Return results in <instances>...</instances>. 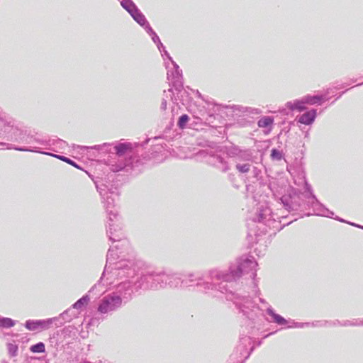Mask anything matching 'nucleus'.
<instances>
[{"instance_id": "1", "label": "nucleus", "mask_w": 363, "mask_h": 363, "mask_svg": "<svg viewBox=\"0 0 363 363\" xmlns=\"http://www.w3.org/2000/svg\"><path fill=\"white\" fill-rule=\"evenodd\" d=\"M257 265L254 257L249 255L240 257L236 263L231 264L228 269L208 270L210 280L215 286V294H217V297L225 295L226 299L233 301L239 312L247 319L250 326L251 331L246 328L247 331L245 332L242 329L239 342L230 356L229 363H244L255 347L254 337L252 335H254L255 320L258 318L255 309L259 310V307L250 296L234 292L231 288L233 282L244 274H249L253 280L255 287L257 288V283L255 281Z\"/></svg>"}, {"instance_id": "2", "label": "nucleus", "mask_w": 363, "mask_h": 363, "mask_svg": "<svg viewBox=\"0 0 363 363\" xmlns=\"http://www.w3.org/2000/svg\"><path fill=\"white\" fill-rule=\"evenodd\" d=\"M304 192H301L297 189H291L288 194L283 195L280 198L283 207L287 211H305L313 209V214L332 218L334 213L327 208L322 204L313 194L311 186L308 183L306 178H303ZM309 216L312 213H306Z\"/></svg>"}, {"instance_id": "3", "label": "nucleus", "mask_w": 363, "mask_h": 363, "mask_svg": "<svg viewBox=\"0 0 363 363\" xmlns=\"http://www.w3.org/2000/svg\"><path fill=\"white\" fill-rule=\"evenodd\" d=\"M0 138L13 143L0 142V145L6 149H13L21 152L41 153L38 145H48L46 140L40 138L37 135H31L16 125L13 121L4 122L0 130Z\"/></svg>"}, {"instance_id": "4", "label": "nucleus", "mask_w": 363, "mask_h": 363, "mask_svg": "<svg viewBox=\"0 0 363 363\" xmlns=\"http://www.w3.org/2000/svg\"><path fill=\"white\" fill-rule=\"evenodd\" d=\"M164 280H166V287H196L199 291L204 294L217 297V294H215V286L210 280L208 271L188 272L184 275V278L177 272H165Z\"/></svg>"}, {"instance_id": "5", "label": "nucleus", "mask_w": 363, "mask_h": 363, "mask_svg": "<svg viewBox=\"0 0 363 363\" xmlns=\"http://www.w3.org/2000/svg\"><path fill=\"white\" fill-rule=\"evenodd\" d=\"M114 264L113 275L121 279L133 278L136 281V289L140 290L154 289V281L150 277L152 272H143L141 263L135 259H122Z\"/></svg>"}, {"instance_id": "6", "label": "nucleus", "mask_w": 363, "mask_h": 363, "mask_svg": "<svg viewBox=\"0 0 363 363\" xmlns=\"http://www.w3.org/2000/svg\"><path fill=\"white\" fill-rule=\"evenodd\" d=\"M293 219L286 223L281 224V221L277 220L273 218L272 211L267 203L260 204L257 208L255 217L252 218L253 223H257L261 233H266L268 229L280 231L285 225H289L293 221L296 220L298 217L292 214Z\"/></svg>"}, {"instance_id": "7", "label": "nucleus", "mask_w": 363, "mask_h": 363, "mask_svg": "<svg viewBox=\"0 0 363 363\" xmlns=\"http://www.w3.org/2000/svg\"><path fill=\"white\" fill-rule=\"evenodd\" d=\"M104 206L108 214V226L106 229V234L113 241H122L127 244V241L123 240V233L121 228L117 224L118 213L113 209L115 199L113 194H108L105 196V199H103Z\"/></svg>"}, {"instance_id": "8", "label": "nucleus", "mask_w": 363, "mask_h": 363, "mask_svg": "<svg viewBox=\"0 0 363 363\" xmlns=\"http://www.w3.org/2000/svg\"><path fill=\"white\" fill-rule=\"evenodd\" d=\"M114 270V267L112 269L111 273L113 276V272ZM116 277L118 280H121V282H119L116 286L114 291L112 293L115 296H118L119 298H121V300L124 303H126L128 301H129L132 297L134 293L139 291L138 289H136V281L135 279L133 278H123L121 279L118 276Z\"/></svg>"}, {"instance_id": "9", "label": "nucleus", "mask_w": 363, "mask_h": 363, "mask_svg": "<svg viewBox=\"0 0 363 363\" xmlns=\"http://www.w3.org/2000/svg\"><path fill=\"white\" fill-rule=\"evenodd\" d=\"M123 239L125 240L124 237L123 238ZM109 240L113 243V242H118V244H117V245H116L114 246H111L110 248L108 249V253H107V258H106V264L105 266L104 272H103V274H102V275H101V277L100 278V280H99L98 283L95 284L91 287V289L89 291V293H92L94 291L98 290V294L97 295H99V294H101V293L104 292V289L102 288V286L101 285V280L103 279V277H104L106 272H107L108 264L111 265L112 263L117 258L120 257V255H118V253H115L114 252V249L116 251H119L120 254H123L124 252V251H123L121 248L122 247H128L129 246L128 241L126 239H125V240L127 241V244H125L122 241H113L110 238H109Z\"/></svg>"}, {"instance_id": "10", "label": "nucleus", "mask_w": 363, "mask_h": 363, "mask_svg": "<svg viewBox=\"0 0 363 363\" xmlns=\"http://www.w3.org/2000/svg\"><path fill=\"white\" fill-rule=\"evenodd\" d=\"M266 313L271 317V319H267V320L269 323H274L280 326H284V328H302L304 327L313 326V327H322L323 324L320 321H315L313 323H298L292 320L291 325H288L289 323V320L285 319L281 315L275 313L274 309L269 306L267 308Z\"/></svg>"}, {"instance_id": "11", "label": "nucleus", "mask_w": 363, "mask_h": 363, "mask_svg": "<svg viewBox=\"0 0 363 363\" xmlns=\"http://www.w3.org/2000/svg\"><path fill=\"white\" fill-rule=\"evenodd\" d=\"M199 155L206 163L214 167L222 172H227L230 169L226 158L220 153L208 150H202L199 151Z\"/></svg>"}, {"instance_id": "12", "label": "nucleus", "mask_w": 363, "mask_h": 363, "mask_svg": "<svg viewBox=\"0 0 363 363\" xmlns=\"http://www.w3.org/2000/svg\"><path fill=\"white\" fill-rule=\"evenodd\" d=\"M124 303L118 296L112 292L104 296L98 306V311L101 314L113 313L121 308Z\"/></svg>"}, {"instance_id": "13", "label": "nucleus", "mask_w": 363, "mask_h": 363, "mask_svg": "<svg viewBox=\"0 0 363 363\" xmlns=\"http://www.w3.org/2000/svg\"><path fill=\"white\" fill-rule=\"evenodd\" d=\"M227 154L235 158L236 162H252L254 160L252 150L250 149L242 150L238 146H232L228 149Z\"/></svg>"}, {"instance_id": "14", "label": "nucleus", "mask_w": 363, "mask_h": 363, "mask_svg": "<svg viewBox=\"0 0 363 363\" xmlns=\"http://www.w3.org/2000/svg\"><path fill=\"white\" fill-rule=\"evenodd\" d=\"M172 65L173 69L167 71V79L176 91H181L183 89L182 71L174 60H172Z\"/></svg>"}, {"instance_id": "15", "label": "nucleus", "mask_w": 363, "mask_h": 363, "mask_svg": "<svg viewBox=\"0 0 363 363\" xmlns=\"http://www.w3.org/2000/svg\"><path fill=\"white\" fill-rule=\"evenodd\" d=\"M54 319L45 320H28L26 321L25 328L30 331L45 330L49 329Z\"/></svg>"}, {"instance_id": "16", "label": "nucleus", "mask_w": 363, "mask_h": 363, "mask_svg": "<svg viewBox=\"0 0 363 363\" xmlns=\"http://www.w3.org/2000/svg\"><path fill=\"white\" fill-rule=\"evenodd\" d=\"M94 182L95 184L96 188L97 191L99 193V194L101 196L102 199H105V196L108 194H114L115 190H116V188H113V185L108 183H101L99 184L98 181L94 180Z\"/></svg>"}, {"instance_id": "17", "label": "nucleus", "mask_w": 363, "mask_h": 363, "mask_svg": "<svg viewBox=\"0 0 363 363\" xmlns=\"http://www.w3.org/2000/svg\"><path fill=\"white\" fill-rule=\"evenodd\" d=\"M317 116V111L312 108L306 111L297 119V122L306 125H310L313 123Z\"/></svg>"}, {"instance_id": "18", "label": "nucleus", "mask_w": 363, "mask_h": 363, "mask_svg": "<svg viewBox=\"0 0 363 363\" xmlns=\"http://www.w3.org/2000/svg\"><path fill=\"white\" fill-rule=\"evenodd\" d=\"M152 277H150V279L154 281V285H152V286H155V290L166 287L165 272L152 271Z\"/></svg>"}, {"instance_id": "19", "label": "nucleus", "mask_w": 363, "mask_h": 363, "mask_svg": "<svg viewBox=\"0 0 363 363\" xmlns=\"http://www.w3.org/2000/svg\"><path fill=\"white\" fill-rule=\"evenodd\" d=\"M286 107L291 111L297 110L299 112L303 111L306 109L303 97L301 99H296L294 101H288L286 104Z\"/></svg>"}, {"instance_id": "20", "label": "nucleus", "mask_w": 363, "mask_h": 363, "mask_svg": "<svg viewBox=\"0 0 363 363\" xmlns=\"http://www.w3.org/2000/svg\"><path fill=\"white\" fill-rule=\"evenodd\" d=\"M305 104L309 105H321L323 102L328 99H325L320 95H306L303 96Z\"/></svg>"}, {"instance_id": "21", "label": "nucleus", "mask_w": 363, "mask_h": 363, "mask_svg": "<svg viewBox=\"0 0 363 363\" xmlns=\"http://www.w3.org/2000/svg\"><path fill=\"white\" fill-rule=\"evenodd\" d=\"M41 154L55 157L57 159H59L61 161H63V162L72 165V167H74L77 169H82V168L76 162H74V160H72L70 158L67 157L64 155H57L55 153L45 152V151L41 152Z\"/></svg>"}, {"instance_id": "22", "label": "nucleus", "mask_w": 363, "mask_h": 363, "mask_svg": "<svg viewBox=\"0 0 363 363\" xmlns=\"http://www.w3.org/2000/svg\"><path fill=\"white\" fill-rule=\"evenodd\" d=\"M116 154L118 156H123L125 153L132 151V144L130 143H121L114 146Z\"/></svg>"}, {"instance_id": "23", "label": "nucleus", "mask_w": 363, "mask_h": 363, "mask_svg": "<svg viewBox=\"0 0 363 363\" xmlns=\"http://www.w3.org/2000/svg\"><path fill=\"white\" fill-rule=\"evenodd\" d=\"M131 17L137 23H138L145 30L147 28L148 26H150L148 21H147L145 15L140 11V9L137 11L136 13L131 15Z\"/></svg>"}, {"instance_id": "24", "label": "nucleus", "mask_w": 363, "mask_h": 363, "mask_svg": "<svg viewBox=\"0 0 363 363\" xmlns=\"http://www.w3.org/2000/svg\"><path fill=\"white\" fill-rule=\"evenodd\" d=\"M121 5L130 16L139 10L132 0H121Z\"/></svg>"}, {"instance_id": "25", "label": "nucleus", "mask_w": 363, "mask_h": 363, "mask_svg": "<svg viewBox=\"0 0 363 363\" xmlns=\"http://www.w3.org/2000/svg\"><path fill=\"white\" fill-rule=\"evenodd\" d=\"M252 162H236L235 169L240 174H246L251 171Z\"/></svg>"}, {"instance_id": "26", "label": "nucleus", "mask_w": 363, "mask_h": 363, "mask_svg": "<svg viewBox=\"0 0 363 363\" xmlns=\"http://www.w3.org/2000/svg\"><path fill=\"white\" fill-rule=\"evenodd\" d=\"M90 301V297L88 294L84 295L82 298L78 299L74 304H72V308L81 309L86 306Z\"/></svg>"}, {"instance_id": "27", "label": "nucleus", "mask_w": 363, "mask_h": 363, "mask_svg": "<svg viewBox=\"0 0 363 363\" xmlns=\"http://www.w3.org/2000/svg\"><path fill=\"white\" fill-rule=\"evenodd\" d=\"M250 172L252 174V177L255 179L256 181L258 182L260 185L265 184L261 169H258L255 166H252L251 168V171Z\"/></svg>"}, {"instance_id": "28", "label": "nucleus", "mask_w": 363, "mask_h": 363, "mask_svg": "<svg viewBox=\"0 0 363 363\" xmlns=\"http://www.w3.org/2000/svg\"><path fill=\"white\" fill-rule=\"evenodd\" d=\"M78 313L74 311V308H71L65 310L61 313V316L67 322H70L73 318L77 317Z\"/></svg>"}, {"instance_id": "29", "label": "nucleus", "mask_w": 363, "mask_h": 363, "mask_svg": "<svg viewBox=\"0 0 363 363\" xmlns=\"http://www.w3.org/2000/svg\"><path fill=\"white\" fill-rule=\"evenodd\" d=\"M274 123L272 116H263L257 122V125L260 128H268L272 126Z\"/></svg>"}, {"instance_id": "30", "label": "nucleus", "mask_w": 363, "mask_h": 363, "mask_svg": "<svg viewBox=\"0 0 363 363\" xmlns=\"http://www.w3.org/2000/svg\"><path fill=\"white\" fill-rule=\"evenodd\" d=\"M16 324V321L10 318L0 316V328H11Z\"/></svg>"}, {"instance_id": "31", "label": "nucleus", "mask_w": 363, "mask_h": 363, "mask_svg": "<svg viewBox=\"0 0 363 363\" xmlns=\"http://www.w3.org/2000/svg\"><path fill=\"white\" fill-rule=\"evenodd\" d=\"M145 31L150 35L152 41L156 44V45H159L162 47V43L160 41V39L157 34L154 31L150 26H148L145 29Z\"/></svg>"}, {"instance_id": "32", "label": "nucleus", "mask_w": 363, "mask_h": 363, "mask_svg": "<svg viewBox=\"0 0 363 363\" xmlns=\"http://www.w3.org/2000/svg\"><path fill=\"white\" fill-rule=\"evenodd\" d=\"M30 350L33 353H44L45 352V344L42 342H39L35 345H31Z\"/></svg>"}, {"instance_id": "33", "label": "nucleus", "mask_w": 363, "mask_h": 363, "mask_svg": "<svg viewBox=\"0 0 363 363\" xmlns=\"http://www.w3.org/2000/svg\"><path fill=\"white\" fill-rule=\"evenodd\" d=\"M7 350L9 356L14 357L18 354V346L16 344L9 342L7 344Z\"/></svg>"}, {"instance_id": "34", "label": "nucleus", "mask_w": 363, "mask_h": 363, "mask_svg": "<svg viewBox=\"0 0 363 363\" xmlns=\"http://www.w3.org/2000/svg\"><path fill=\"white\" fill-rule=\"evenodd\" d=\"M189 120V117L187 114H182L179 116L178 121H177V125L179 128L184 129L186 126Z\"/></svg>"}, {"instance_id": "35", "label": "nucleus", "mask_w": 363, "mask_h": 363, "mask_svg": "<svg viewBox=\"0 0 363 363\" xmlns=\"http://www.w3.org/2000/svg\"><path fill=\"white\" fill-rule=\"evenodd\" d=\"M109 146H110V144H108V143H104L103 145H94L93 147L77 145V147L80 148V149H86V150L94 149V150H100V151H103L104 150L106 151L107 149H106V147H108Z\"/></svg>"}, {"instance_id": "36", "label": "nucleus", "mask_w": 363, "mask_h": 363, "mask_svg": "<svg viewBox=\"0 0 363 363\" xmlns=\"http://www.w3.org/2000/svg\"><path fill=\"white\" fill-rule=\"evenodd\" d=\"M270 156L273 160H277V161H280L283 158L282 152L277 148H273L271 150Z\"/></svg>"}, {"instance_id": "37", "label": "nucleus", "mask_w": 363, "mask_h": 363, "mask_svg": "<svg viewBox=\"0 0 363 363\" xmlns=\"http://www.w3.org/2000/svg\"><path fill=\"white\" fill-rule=\"evenodd\" d=\"M50 319H54L52 324L54 323L57 328L62 326L67 322L63 320L61 314L57 317L51 318Z\"/></svg>"}, {"instance_id": "38", "label": "nucleus", "mask_w": 363, "mask_h": 363, "mask_svg": "<svg viewBox=\"0 0 363 363\" xmlns=\"http://www.w3.org/2000/svg\"><path fill=\"white\" fill-rule=\"evenodd\" d=\"M130 162H128L127 163H120L118 164H116V166L113 165L112 170L113 172H119L123 169H124L126 167H128L129 164H130Z\"/></svg>"}, {"instance_id": "39", "label": "nucleus", "mask_w": 363, "mask_h": 363, "mask_svg": "<svg viewBox=\"0 0 363 363\" xmlns=\"http://www.w3.org/2000/svg\"><path fill=\"white\" fill-rule=\"evenodd\" d=\"M158 50H160V52H161L162 54V56L164 57V56H166L167 57V59L172 62V57L169 55V54L168 53V52L165 49V47L162 45V47H160L159 45L157 46Z\"/></svg>"}, {"instance_id": "40", "label": "nucleus", "mask_w": 363, "mask_h": 363, "mask_svg": "<svg viewBox=\"0 0 363 363\" xmlns=\"http://www.w3.org/2000/svg\"><path fill=\"white\" fill-rule=\"evenodd\" d=\"M55 141V142L53 143L52 144L57 145H58V147H60L61 148H63L65 146H66L67 145L65 141H64L63 140L59 139V138H57Z\"/></svg>"}, {"instance_id": "41", "label": "nucleus", "mask_w": 363, "mask_h": 363, "mask_svg": "<svg viewBox=\"0 0 363 363\" xmlns=\"http://www.w3.org/2000/svg\"><path fill=\"white\" fill-rule=\"evenodd\" d=\"M337 322L338 323L339 325H340V326H352L351 320H345L343 322L337 320Z\"/></svg>"}, {"instance_id": "42", "label": "nucleus", "mask_w": 363, "mask_h": 363, "mask_svg": "<svg viewBox=\"0 0 363 363\" xmlns=\"http://www.w3.org/2000/svg\"><path fill=\"white\" fill-rule=\"evenodd\" d=\"M351 323L352 326H361L360 318L353 319Z\"/></svg>"}, {"instance_id": "43", "label": "nucleus", "mask_w": 363, "mask_h": 363, "mask_svg": "<svg viewBox=\"0 0 363 363\" xmlns=\"http://www.w3.org/2000/svg\"><path fill=\"white\" fill-rule=\"evenodd\" d=\"M337 320H336L335 321H333V322H332V323H329V322H328V321H324V322L320 321V322L323 324V326H325L327 324H329L330 325H339V324H338V323L337 322Z\"/></svg>"}, {"instance_id": "44", "label": "nucleus", "mask_w": 363, "mask_h": 363, "mask_svg": "<svg viewBox=\"0 0 363 363\" xmlns=\"http://www.w3.org/2000/svg\"><path fill=\"white\" fill-rule=\"evenodd\" d=\"M160 108H161L162 110H164V111L166 110V108H167V101H166V99H162Z\"/></svg>"}, {"instance_id": "45", "label": "nucleus", "mask_w": 363, "mask_h": 363, "mask_svg": "<svg viewBox=\"0 0 363 363\" xmlns=\"http://www.w3.org/2000/svg\"><path fill=\"white\" fill-rule=\"evenodd\" d=\"M350 83H347V82H345V83L341 84H340V85H337V86H335V89H339L343 88V87H345V86H348V85H350Z\"/></svg>"}, {"instance_id": "46", "label": "nucleus", "mask_w": 363, "mask_h": 363, "mask_svg": "<svg viewBox=\"0 0 363 363\" xmlns=\"http://www.w3.org/2000/svg\"><path fill=\"white\" fill-rule=\"evenodd\" d=\"M331 218H334V219H335V220H338V221H340L341 223H347V222H348V221H346L345 220H344V219H342V218H340L338 216H336V217H333V216Z\"/></svg>"}, {"instance_id": "47", "label": "nucleus", "mask_w": 363, "mask_h": 363, "mask_svg": "<svg viewBox=\"0 0 363 363\" xmlns=\"http://www.w3.org/2000/svg\"><path fill=\"white\" fill-rule=\"evenodd\" d=\"M347 223L349 225H352V226H354V227H357V228H361V229H362V225L357 224V223H352V222H347Z\"/></svg>"}, {"instance_id": "48", "label": "nucleus", "mask_w": 363, "mask_h": 363, "mask_svg": "<svg viewBox=\"0 0 363 363\" xmlns=\"http://www.w3.org/2000/svg\"><path fill=\"white\" fill-rule=\"evenodd\" d=\"M347 90H348V89H346L345 91H342L341 93H340V94L338 95V96L337 97V99H340V98L342 96V94H344L347 91Z\"/></svg>"}, {"instance_id": "49", "label": "nucleus", "mask_w": 363, "mask_h": 363, "mask_svg": "<svg viewBox=\"0 0 363 363\" xmlns=\"http://www.w3.org/2000/svg\"><path fill=\"white\" fill-rule=\"evenodd\" d=\"M232 108H233V110H238V111H241V110L238 108V106H235V105L233 106H232Z\"/></svg>"}, {"instance_id": "50", "label": "nucleus", "mask_w": 363, "mask_h": 363, "mask_svg": "<svg viewBox=\"0 0 363 363\" xmlns=\"http://www.w3.org/2000/svg\"><path fill=\"white\" fill-rule=\"evenodd\" d=\"M259 301L262 303H267L266 301L264 298H259Z\"/></svg>"}, {"instance_id": "51", "label": "nucleus", "mask_w": 363, "mask_h": 363, "mask_svg": "<svg viewBox=\"0 0 363 363\" xmlns=\"http://www.w3.org/2000/svg\"><path fill=\"white\" fill-rule=\"evenodd\" d=\"M228 177H229V179H230V180H231V181H233V179H234V176H233V175H232L231 174H230L228 175Z\"/></svg>"}, {"instance_id": "52", "label": "nucleus", "mask_w": 363, "mask_h": 363, "mask_svg": "<svg viewBox=\"0 0 363 363\" xmlns=\"http://www.w3.org/2000/svg\"><path fill=\"white\" fill-rule=\"evenodd\" d=\"M275 333H276V332L270 333H269L268 335H267L265 337H268V336H269V335H271L274 334Z\"/></svg>"}, {"instance_id": "53", "label": "nucleus", "mask_w": 363, "mask_h": 363, "mask_svg": "<svg viewBox=\"0 0 363 363\" xmlns=\"http://www.w3.org/2000/svg\"><path fill=\"white\" fill-rule=\"evenodd\" d=\"M362 85H363V82H361V83L357 84L356 86H362Z\"/></svg>"}, {"instance_id": "54", "label": "nucleus", "mask_w": 363, "mask_h": 363, "mask_svg": "<svg viewBox=\"0 0 363 363\" xmlns=\"http://www.w3.org/2000/svg\"><path fill=\"white\" fill-rule=\"evenodd\" d=\"M361 326H363V318L360 319Z\"/></svg>"}, {"instance_id": "55", "label": "nucleus", "mask_w": 363, "mask_h": 363, "mask_svg": "<svg viewBox=\"0 0 363 363\" xmlns=\"http://www.w3.org/2000/svg\"><path fill=\"white\" fill-rule=\"evenodd\" d=\"M81 363H91V362H89V361H83V362H82Z\"/></svg>"}, {"instance_id": "56", "label": "nucleus", "mask_w": 363, "mask_h": 363, "mask_svg": "<svg viewBox=\"0 0 363 363\" xmlns=\"http://www.w3.org/2000/svg\"><path fill=\"white\" fill-rule=\"evenodd\" d=\"M256 294H260V291H259V289H257V290Z\"/></svg>"}, {"instance_id": "57", "label": "nucleus", "mask_w": 363, "mask_h": 363, "mask_svg": "<svg viewBox=\"0 0 363 363\" xmlns=\"http://www.w3.org/2000/svg\"><path fill=\"white\" fill-rule=\"evenodd\" d=\"M261 343H262V342H261V341H259V342H257V346H259V345H261Z\"/></svg>"}, {"instance_id": "58", "label": "nucleus", "mask_w": 363, "mask_h": 363, "mask_svg": "<svg viewBox=\"0 0 363 363\" xmlns=\"http://www.w3.org/2000/svg\"><path fill=\"white\" fill-rule=\"evenodd\" d=\"M357 79H351V82H355Z\"/></svg>"}, {"instance_id": "59", "label": "nucleus", "mask_w": 363, "mask_h": 363, "mask_svg": "<svg viewBox=\"0 0 363 363\" xmlns=\"http://www.w3.org/2000/svg\"><path fill=\"white\" fill-rule=\"evenodd\" d=\"M167 91L168 92H172V89H169Z\"/></svg>"}, {"instance_id": "60", "label": "nucleus", "mask_w": 363, "mask_h": 363, "mask_svg": "<svg viewBox=\"0 0 363 363\" xmlns=\"http://www.w3.org/2000/svg\"><path fill=\"white\" fill-rule=\"evenodd\" d=\"M330 90H331L330 89H328L327 90V94H329Z\"/></svg>"}, {"instance_id": "61", "label": "nucleus", "mask_w": 363, "mask_h": 363, "mask_svg": "<svg viewBox=\"0 0 363 363\" xmlns=\"http://www.w3.org/2000/svg\"><path fill=\"white\" fill-rule=\"evenodd\" d=\"M286 218V216H282V219Z\"/></svg>"}, {"instance_id": "62", "label": "nucleus", "mask_w": 363, "mask_h": 363, "mask_svg": "<svg viewBox=\"0 0 363 363\" xmlns=\"http://www.w3.org/2000/svg\"><path fill=\"white\" fill-rule=\"evenodd\" d=\"M148 140H147L145 143L147 144L148 143Z\"/></svg>"}, {"instance_id": "63", "label": "nucleus", "mask_w": 363, "mask_h": 363, "mask_svg": "<svg viewBox=\"0 0 363 363\" xmlns=\"http://www.w3.org/2000/svg\"><path fill=\"white\" fill-rule=\"evenodd\" d=\"M362 229H363V225H362Z\"/></svg>"}]
</instances>
